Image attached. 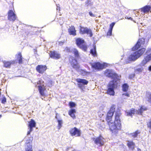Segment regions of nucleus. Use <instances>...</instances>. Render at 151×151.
Listing matches in <instances>:
<instances>
[{
  "mask_svg": "<svg viewBox=\"0 0 151 151\" xmlns=\"http://www.w3.org/2000/svg\"><path fill=\"white\" fill-rule=\"evenodd\" d=\"M104 75L113 79L108 84L107 93L111 95L114 96L115 93L114 89L117 88L118 84L119 83L121 76L119 77L112 70L110 69L106 70L104 72Z\"/></svg>",
  "mask_w": 151,
  "mask_h": 151,
  "instance_id": "obj_1",
  "label": "nucleus"
},
{
  "mask_svg": "<svg viewBox=\"0 0 151 151\" xmlns=\"http://www.w3.org/2000/svg\"><path fill=\"white\" fill-rule=\"evenodd\" d=\"M145 51V49L142 48L132 53L128 57V60L130 61L135 60L144 53Z\"/></svg>",
  "mask_w": 151,
  "mask_h": 151,
  "instance_id": "obj_2",
  "label": "nucleus"
},
{
  "mask_svg": "<svg viewBox=\"0 0 151 151\" xmlns=\"http://www.w3.org/2000/svg\"><path fill=\"white\" fill-rule=\"evenodd\" d=\"M76 43L80 48L84 51H86L87 49V47L85 42L84 40L83 39L80 38L76 39Z\"/></svg>",
  "mask_w": 151,
  "mask_h": 151,
  "instance_id": "obj_3",
  "label": "nucleus"
},
{
  "mask_svg": "<svg viewBox=\"0 0 151 151\" xmlns=\"http://www.w3.org/2000/svg\"><path fill=\"white\" fill-rule=\"evenodd\" d=\"M147 109V108L144 106H142L138 110H135L134 109H132L130 111L127 112V115L131 116L132 114H134L135 112L138 114H142L144 111H146Z\"/></svg>",
  "mask_w": 151,
  "mask_h": 151,
  "instance_id": "obj_4",
  "label": "nucleus"
},
{
  "mask_svg": "<svg viewBox=\"0 0 151 151\" xmlns=\"http://www.w3.org/2000/svg\"><path fill=\"white\" fill-rule=\"evenodd\" d=\"M108 64L104 63L103 64H101L99 62L94 63L91 64L92 67L98 70H101L105 67L107 66Z\"/></svg>",
  "mask_w": 151,
  "mask_h": 151,
  "instance_id": "obj_5",
  "label": "nucleus"
},
{
  "mask_svg": "<svg viewBox=\"0 0 151 151\" xmlns=\"http://www.w3.org/2000/svg\"><path fill=\"white\" fill-rule=\"evenodd\" d=\"M36 86L38 88L39 92L41 95L42 96H45L44 91L45 90V88L44 81L42 80H40L37 82Z\"/></svg>",
  "mask_w": 151,
  "mask_h": 151,
  "instance_id": "obj_6",
  "label": "nucleus"
},
{
  "mask_svg": "<svg viewBox=\"0 0 151 151\" xmlns=\"http://www.w3.org/2000/svg\"><path fill=\"white\" fill-rule=\"evenodd\" d=\"M121 125V123L115 124L114 123H113L112 122L111 123H110V129L113 133L114 132L116 133L118 130L120 129Z\"/></svg>",
  "mask_w": 151,
  "mask_h": 151,
  "instance_id": "obj_7",
  "label": "nucleus"
},
{
  "mask_svg": "<svg viewBox=\"0 0 151 151\" xmlns=\"http://www.w3.org/2000/svg\"><path fill=\"white\" fill-rule=\"evenodd\" d=\"M80 33L82 34H87L88 35H89V36L91 37L93 36L91 30L87 27H84L80 26Z\"/></svg>",
  "mask_w": 151,
  "mask_h": 151,
  "instance_id": "obj_8",
  "label": "nucleus"
},
{
  "mask_svg": "<svg viewBox=\"0 0 151 151\" xmlns=\"http://www.w3.org/2000/svg\"><path fill=\"white\" fill-rule=\"evenodd\" d=\"M69 132L72 136H75L76 137H78L81 135L80 130L76 127L70 129Z\"/></svg>",
  "mask_w": 151,
  "mask_h": 151,
  "instance_id": "obj_9",
  "label": "nucleus"
},
{
  "mask_svg": "<svg viewBox=\"0 0 151 151\" xmlns=\"http://www.w3.org/2000/svg\"><path fill=\"white\" fill-rule=\"evenodd\" d=\"M8 14V19L10 21H14L16 19V14L12 10H9Z\"/></svg>",
  "mask_w": 151,
  "mask_h": 151,
  "instance_id": "obj_10",
  "label": "nucleus"
},
{
  "mask_svg": "<svg viewBox=\"0 0 151 151\" xmlns=\"http://www.w3.org/2000/svg\"><path fill=\"white\" fill-rule=\"evenodd\" d=\"M104 139L103 137L101 136L96 138L94 140V142L96 144L99 146H102L104 143Z\"/></svg>",
  "mask_w": 151,
  "mask_h": 151,
  "instance_id": "obj_11",
  "label": "nucleus"
},
{
  "mask_svg": "<svg viewBox=\"0 0 151 151\" xmlns=\"http://www.w3.org/2000/svg\"><path fill=\"white\" fill-rule=\"evenodd\" d=\"M47 69V67L45 65H38L36 68L37 71L41 74H42Z\"/></svg>",
  "mask_w": 151,
  "mask_h": 151,
  "instance_id": "obj_12",
  "label": "nucleus"
},
{
  "mask_svg": "<svg viewBox=\"0 0 151 151\" xmlns=\"http://www.w3.org/2000/svg\"><path fill=\"white\" fill-rule=\"evenodd\" d=\"M50 57L54 59H58L60 58V55L55 51H51L50 54Z\"/></svg>",
  "mask_w": 151,
  "mask_h": 151,
  "instance_id": "obj_13",
  "label": "nucleus"
},
{
  "mask_svg": "<svg viewBox=\"0 0 151 151\" xmlns=\"http://www.w3.org/2000/svg\"><path fill=\"white\" fill-rule=\"evenodd\" d=\"M144 42V39H139L135 45L132 48V50H137L140 47L141 44H143Z\"/></svg>",
  "mask_w": 151,
  "mask_h": 151,
  "instance_id": "obj_14",
  "label": "nucleus"
},
{
  "mask_svg": "<svg viewBox=\"0 0 151 151\" xmlns=\"http://www.w3.org/2000/svg\"><path fill=\"white\" fill-rule=\"evenodd\" d=\"M68 31L70 35H72L73 36H76V31L75 27L73 26H71L68 29Z\"/></svg>",
  "mask_w": 151,
  "mask_h": 151,
  "instance_id": "obj_15",
  "label": "nucleus"
},
{
  "mask_svg": "<svg viewBox=\"0 0 151 151\" xmlns=\"http://www.w3.org/2000/svg\"><path fill=\"white\" fill-rule=\"evenodd\" d=\"M143 69V67L141 65H139L135 69V73L136 74H139L142 71Z\"/></svg>",
  "mask_w": 151,
  "mask_h": 151,
  "instance_id": "obj_16",
  "label": "nucleus"
},
{
  "mask_svg": "<svg viewBox=\"0 0 151 151\" xmlns=\"http://www.w3.org/2000/svg\"><path fill=\"white\" fill-rule=\"evenodd\" d=\"M121 114L120 113L116 112L115 114V120L114 121L115 124L121 123L120 120V116Z\"/></svg>",
  "mask_w": 151,
  "mask_h": 151,
  "instance_id": "obj_17",
  "label": "nucleus"
},
{
  "mask_svg": "<svg viewBox=\"0 0 151 151\" xmlns=\"http://www.w3.org/2000/svg\"><path fill=\"white\" fill-rule=\"evenodd\" d=\"M141 9L144 13H148L149 11H151V6L146 5Z\"/></svg>",
  "mask_w": 151,
  "mask_h": 151,
  "instance_id": "obj_18",
  "label": "nucleus"
},
{
  "mask_svg": "<svg viewBox=\"0 0 151 151\" xmlns=\"http://www.w3.org/2000/svg\"><path fill=\"white\" fill-rule=\"evenodd\" d=\"M71 65L73 68L76 69L79 68V66L78 63L77 61L75 59L73 60Z\"/></svg>",
  "mask_w": 151,
  "mask_h": 151,
  "instance_id": "obj_19",
  "label": "nucleus"
},
{
  "mask_svg": "<svg viewBox=\"0 0 151 151\" xmlns=\"http://www.w3.org/2000/svg\"><path fill=\"white\" fill-rule=\"evenodd\" d=\"M15 63L14 60H12L10 61H5L4 62V67L6 68H9L12 64H14Z\"/></svg>",
  "mask_w": 151,
  "mask_h": 151,
  "instance_id": "obj_20",
  "label": "nucleus"
},
{
  "mask_svg": "<svg viewBox=\"0 0 151 151\" xmlns=\"http://www.w3.org/2000/svg\"><path fill=\"white\" fill-rule=\"evenodd\" d=\"M76 81L78 83H81L83 85H87L88 83V81L84 79L77 78L76 79Z\"/></svg>",
  "mask_w": 151,
  "mask_h": 151,
  "instance_id": "obj_21",
  "label": "nucleus"
},
{
  "mask_svg": "<svg viewBox=\"0 0 151 151\" xmlns=\"http://www.w3.org/2000/svg\"><path fill=\"white\" fill-rule=\"evenodd\" d=\"M114 111L115 109L113 107L111 108L110 110L107 113L106 116L109 117H112Z\"/></svg>",
  "mask_w": 151,
  "mask_h": 151,
  "instance_id": "obj_22",
  "label": "nucleus"
},
{
  "mask_svg": "<svg viewBox=\"0 0 151 151\" xmlns=\"http://www.w3.org/2000/svg\"><path fill=\"white\" fill-rule=\"evenodd\" d=\"M29 123V128L33 129V127H35L36 123L34 120L31 119Z\"/></svg>",
  "mask_w": 151,
  "mask_h": 151,
  "instance_id": "obj_23",
  "label": "nucleus"
},
{
  "mask_svg": "<svg viewBox=\"0 0 151 151\" xmlns=\"http://www.w3.org/2000/svg\"><path fill=\"white\" fill-rule=\"evenodd\" d=\"M16 57L17 59L18 60L19 63V64L22 63V57L21 53H19L18 55H16Z\"/></svg>",
  "mask_w": 151,
  "mask_h": 151,
  "instance_id": "obj_24",
  "label": "nucleus"
},
{
  "mask_svg": "<svg viewBox=\"0 0 151 151\" xmlns=\"http://www.w3.org/2000/svg\"><path fill=\"white\" fill-rule=\"evenodd\" d=\"M29 142L27 141L26 143L28 145L26 146V151H32V146Z\"/></svg>",
  "mask_w": 151,
  "mask_h": 151,
  "instance_id": "obj_25",
  "label": "nucleus"
},
{
  "mask_svg": "<svg viewBox=\"0 0 151 151\" xmlns=\"http://www.w3.org/2000/svg\"><path fill=\"white\" fill-rule=\"evenodd\" d=\"M76 113V110L74 109H70L69 112V115L73 119L75 118L74 113Z\"/></svg>",
  "mask_w": 151,
  "mask_h": 151,
  "instance_id": "obj_26",
  "label": "nucleus"
},
{
  "mask_svg": "<svg viewBox=\"0 0 151 151\" xmlns=\"http://www.w3.org/2000/svg\"><path fill=\"white\" fill-rule=\"evenodd\" d=\"M140 132L139 130H137L134 132L130 133L129 135L130 137H133L134 138L136 137L139 134Z\"/></svg>",
  "mask_w": 151,
  "mask_h": 151,
  "instance_id": "obj_27",
  "label": "nucleus"
},
{
  "mask_svg": "<svg viewBox=\"0 0 151 151\" xmlns=\"http://www.w3.org/2000/svg\"><path fill=\"white\" fill-rule=\"evenodd\" d=\"M90 53L94 56H96L97 53L96 50V46L95 45H94L93 48L91 50Z\"/></svg>",
  "mask_w": 151,
  "mask_h": 151,
  "instance_id": "obj_28",
  "label": "nucleus"
},
{
  "mask_svg": "<svg viewBox=\"0 0 151 151\" xmlns=\"http://www.w3.org/2000/svg\"><path fill=\"white\" fill-rule=\"evenodd\" d=\"M127 145L129 147L133 150L134 148L135 143L132 141H128Z\"/></svg>",
  "mask_w": 151,
  "mask_h": 151,
  "instance_id": "obj_29",
  "label": "nucleus"
},
{
  "mask_svg": "<svg viewBox=\"0 0 151 151\" xmlns=\"http://www.w3.org/2000/svg\"><path fill=\"white\" fill-rule=\"evenodd\" d=\"M129 86L127 83L124 84L122 86V90L124 92H127Z\"/></svg>",
  "mask_w": 151,
  "mask_h": 151,
  "instance_id": "obj_30",
  "label": "nucleus"
},
{
  "mask_svg": "<svg viewBox=\"0 0 151 151\" xmlns=\"http://www.w3.org/2000/svg\"><path fill=\"white\" fill-rule=\"evenodd\" d=\"M72 52L74 53L75 57L76 58H78L79 57V55L78 50L76 48H73L72 49Z\"/></svg>",
  "mask_w": 151,
  "mask_h": 151,
  "instance_id": "obj_31",
  "label": "nucleus"
},
{
  "mask_svg": "<svg viewBox=\"0 0 151 151\" xmlns=\"http://www.w3.org/2000/svg\"><path fill=\"white\" fill-rule=\"evenodd\" d=\"M55 118L57 119V116H56ZM58 122V129H60L62 127V124L63 123L62 121L57 119Z\"/></svg>",
  "mask_w": 151,
  "mask_h": 151,
  "instance_id": "obj_32",
  "label": "nucleus"
},
{
  "mask_svg": "<svg viewBox=\"0 0 151 151\" xmlns=\"http://www.w3.org/2000/svg\"><path fill=\"white\" fill-rule=\"evenodd\" d=\"M112 117H109L107 116L106 118V120L107 122L108 123V124L110 125V123H111L112 122H111Z\"/></svg>",
  "mask_w": 151,
  "mask_h": 151,
  "instance_id": "obj_33",
  "label": "nucleus"
},
{
  "mask_svg": "<svg viewBox=\"0 0 151 151\" xmlns=\"http://www.w3.org/2000/svg\"><path fill=\"white\" fill-rule=\"evenodd\" d=\"M148 61H147L146 59H145V58L144 59V60L142 61L141 63L139 65H141L143 67L144 66V65L148 62Z\"/></svg>",
  "mask_w": 151,
  "mask_h": 151,
  "instance_id": "obj_34",
  "label": "nucleus"
},
{
  "mask_svg": "<svg viewBox=\"0 0 151 151\" xmlns=\"http://www.w3.org/2000/svg\"><path fill=\"white\" fill-rule=\"evenodd\" d=\"M69 105L71 108L75 107L76 106V104L72 102H70L69 103Z\"/></svg>",
  "mask_w": 151,
  "mask_h": 151,
  "instance_id": "obj_35",
  "label": "nucleus"
},
{
  "mask_svg": "<svg viewBox=\"0 0 151 151\" xmlns=\"http://www.w3.org/2000/svg\"><path fill=\"white\" fill-rule=\"evenodd\" d=\"M145 58V59L147 60V61L148 62L151 60V53L150 54L147 55L146 57Z\"/></svg>",
  "mask_w": 151,
  "mask_h": 151,
  "instance_id": "obj_36",
  "label": "nucleus"
},
{
  "mask_svg": "<svg viewBox=\"0 0 151 151\" xmlns=\"http://www.w3.org/2000/svg\"><path fill=\"white\" fill-rule=\"evenodd\" d=\"M65 50L67 52H72V49L69 47H66L65 49Z\"/></svg>",
  "mask_w": 151,
  "mask_h": 151,
  "instance_id": "obj_37",
  "label": "nucleus"
},
{
  "mask_svg": "<svg viewBox=\"0 0 151 151\" xmlns=\"http://www.w3.org/2000/svg\"><path fill=\"white\" fill-rule=\"evenodd\" d=\"M1 100V103L3 104H5V103L6 102V99L5 97H4L3 98L1 99H0Z\"/></svg>",
  "mask_w": 151,
  "mask_h": 151,
  "instance_id": "obj_38",
  "label": "nucleus"
},
{
  "mask_svg": "<svg viewBox=\"0 0 151 151\" xmlns=\"http://www.w3.org/2000/svg\"><path fill=\"white\" fill-rule=\"evenodd\" d=\"M115 24V22L112 23L110 25V29L112 30Z\"/></svg>",
  "mask_w": 151,
  "mask_h": 151,
  "instance_id": "obj_39",
  "label": "nucleus"
},
{
  "mask_svg": "<svg viewBox=\"0 0 151 151\" xmlns=\"http://www.w3.org/2000/svg\"><path fill=\"white\" fill-rule=\"evenodd\" d=\"M78 87L81 89H82L84 88L83 85L81 83H79L78 84Z\"/></svg>",
  "mask_w": 151,
  "mask_h": 151,
  "instance_id": "obj_40",
  "label": "nucleus"
},
{
  "mask_svg": "<svg viewBox=\"0 0 151 151\" xmlns=\"http://www.w3.org/2000/svg\"><path fill=\"white\" fill-rule=\"evenodd\" d=\"M135 76L134 74H130L129 76V78L131 79L133 78Z\"/></svg>",
  "mask_w": 151,
  "mask_h": 151,
  "instance_id": "obj_41",
  "label": "nucleus"
},
{
  "mask_svg": "<svg viewBox=\"0 0 151 151\" xmlns=\"http://www.w3.org/2000/svg\"><path fill=\"white\" fill-rule=\"evenodd\" d=\"M112 30L109 29V31L107 33V35H111L112 34Z\"/></svg>",
  "mask_w": 151,
  "mask_h": 151,
  "instance_id": "obj_42",
  "label": "nucleus"
},
{
  "mask_svg": "<svg viewBox=\"0 0 151 151\" xmlns=\"http://www.w3.org/2000/svg\"><path fill=\"white\" fill-rule=\"evenodd\" d=\"M89 14L90 15L91 17H96L95 15L93 14L91 12H90L89 13Z\"/></svg>",
  "mask_w": 151,
  "mask_h": 151,
  "instance_id": "obj_43",
  "label": "nucleus"
},
{
  "mask_svg": "<svg viewBox=\"0 0 151 151\" xmlns=\"http://www.w3.org/2000/svg\"><path fill=\"white\" fill-rule=\"evenodd\" d=\"M33 129L29 128V130L28 131L27 133V135H29L30 134V132L32 131Z\"/></svg>",
  "mask_w": 151,
  "mask_h": 151,
  "instance_id": "obj_44",
  "label": "nucleus"
},
{
  "mask_svg": "<svg viewBox=\"0 0 151 151\" xmlns=\"http://www.w3.org/2000/svg\"><path fill=\"white\" fill-rule=\"evenodd\" d=\"M125 18L126 19H130V20H132V17H127V16H126L125 17Z\"/></svg>",
  "mask_w": 151,
  "mask_h": 151,
  "instance_id": "obj_45",
  "label": "nucleus"
},
{
  "mask_svg": "<svg viewBox=\"0 0 151 151\" xmlns=\"http://www.w3.org/2000/svg\"><path fill=\"white\" fill-rule=\"evenodd\" d=\"M123 95H125V96H126L127 97H129V94L127 93H123Z\"/></svg>",
  "mask_w": 151,
  "mask_h": 151,
  "instance_id": "obj_46",
  "label": "nucleus"
},
{
  "mask_svg": "<svg viewBox=\"0 0 151 151\" xmlns=\"http://www.w3.org/2000/svg\"><path fill=\"white\" fill-rule=\"evenodd\" d=\"M90 1H87L86 2V3L88 5H87L88 6L89 5V2H90Z\"/></svg>",
  "mask_w": 151,
  "mask_h": 151,
  "instance_id": "obj_47",
  "label": "nucleus"
},
{
  "mask_svg": "<svg viewBox=\"0 0 151 151\" xmlns=\"http://www.w3.org/2000/svg\"><path fill=\"white\" fill-rule=\"evenodd\" d=\"M148 70H149L151 71V66H150L149 67Z\"/></svg>",
  "mask_w": 151,
  "mask_h": 151,
  "instance_id": "obj_48",
  "label": "nucleus"
},
{
  "mask_svg": "<svg viewBox=\"0 0 151 151\" xmlns=\"http://www.w3.org/2000/svg\"><path fill=\"white\" fill-rule=\"evenodd\" d=\"M34 50V52L35 53V54L37 52V50L36 49H34L33 50Z\"/></svg>",
  "mask_w": 151,
  "mask_h": 151,
  "instance_id": "obj_49",
  "label": "nucleus"
},
{
  "mask_svg": "<svg viewBox=\"0 0 151 151\" xmlns=\"http://www.w3.org/2000/svg\"><path fill=\"white\" fill-rule=\"evenodd\" d=\"M82 72H84V74H85V75L86 74V73H86V71H84V70H82Z\"/></svg>",
  "mask_w": 151,
  "mask_h": 151,
  "instance_id": "obj_50",
  "label": "nucleus"
},
{
  "mask_svg": "<svg viewBox=\"0 0 151 151\" xmlns=\"http://www.w3.org/2000/svg\"><path fill=\"white\" fill-rule=\"evenodd\" d=\"M63 44V42H60V43H59V44L60 45H62Z\"/></svg>",
  "mask_w": 151,
  "mask_h": 151,
  "instance_id": "obj_51",
  "label": "nucleus"
},
{
  "mask_svg": "<svg viewBox=\"0 0 151 151\" xmlns=\"http://www.w3.org/2000/svg\"><path fill=\"white\" fill-rule=\"evenodd\" d=\"M69 147H68L67 149H66V150H68L69 149Z\"/></svg>",
  "mask_w": 151,
  "mask_h": 151,
  "instance_id": "obj_52",
  "label": "nucleus"
},
{
  "mask_svg": "<svg viewBox=\"0 0 151 151\" xmlns=\"http://www.w3.org/2000/svg\"><path fill=\"white\" fill-rule=\"evenodd\" d=\"M1 115H0V118L1 117Z\"/></svg>",
  "mask_w": 151,
  "mask_h": 151,
  "instance_id": "obj_53",
  "label": "nucleus"
},
{
  "mask_svg": "<svg viewBox=\"0 0 151 151\" xmlns=\"http://www.w3.org/2000/svg\"><path fill=\"white\" fill-rule=\"evenodd\" d=\"M73 151H75L74 150H73Z\"/></svg>",
  "mask_w": 151,
  "mask_h": 151,
  "instance_id": "obj_54",
  "label": "nucleus"
}]
</instances>
